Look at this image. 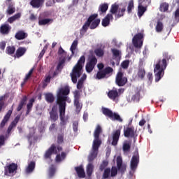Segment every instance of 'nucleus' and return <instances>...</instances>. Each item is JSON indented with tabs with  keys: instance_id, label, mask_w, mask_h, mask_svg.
Wrapping results in <instances>:
<instances>
[{
	"instance_id": "45",
	"label": "nucleus",
	"mask_w": 179,
	"mask_h": 179,
	"mask_svg": "<svg viewBox=\"0 0 179 179\" xmlns=\"http://www.w3.org/2000/svg\"><path fill=\"white\" fill-rule=\"evenodd\" d=\"M150 3V0H139L138 5H141V6H144L146 8Z\"/></svg>"
},
{
	"instance_id": "41",
	"label": "nucleus",
	"mask_w": 179,
	"mask_h": 179,
	"mask_svg": "<svg viewBox=\"0 0 179 179\" xmlns=\"http://www.w3.org/2000/svg\"><path fill=\"white\" fill-rule=\"evenodd\" d=\"M15 46H8L6 48V52L9 55H12V54L15 53Z\"/></svg>"
},
{
	"instance_id": "59",
	"label": "nucleus",
	"mask_w": 179,
	"mask_h": 179,
	"mask_svg": "<svg viewBox=\"0 0 179 179\" xmlns=\"http://www.w3.org/2000/svg\"><path fill=\"white\" fill-rule=\"evenodd\" d=\"M122 68H124V69H127L129 65V61L125 60L122 63Z\"/></svg>"
},
{
	"instance_id": "28",
	"label": "nucleus",
	"mask_w": 179,
	"mask_h": 179,
	"mask_svg": "<svg viewBox=\"0 0 179 179\" xmlns=\"http://www.w3.org/2000/svg\"><path fill=\"white\" fill-rule=\"evenodd\" d=\"M17 40H24L27 37V34L24 33L23 31H19L15 34V36Z\"/></svg>"
},
{
	"instance_id": "25",
	"label": "nucleus",
	"mask_w": 179,
	"mask_h": 179,
	"mask_svg": "<svg viewBox=\"0 0 179 179\" xmlns=\"http://www.w3.org/2000/svg\"><path fill=\"white\" fill-rule=\"evenodd\" d=\"M26 51H27V49H26V48H22V47L19 48L16 50L15 57L20 58V57H23L24 54H26Z\"/></svg>"
},
{
	"instance_id": "62",
	"label": "nucleus",
	"mask_w": 179,
	"mask_h": 179,
	"mask_svg": "<svg viewBox=\"0 0 179 179\" xmlns=\"http://www.w3.org/2000/svg\"><path fill=\"white\" fill-rule=\"evenodd\" d=\"M83 82L82 80H79L77 84V89L80 90L82 87H83Z\"/></svg>"
},
{
	"instance_id": "24",
	"label": "nucleus",
	"mask_w": 179,
	"mask_h": 179,
	"mask_svg": "<svg viewBox=\"0 0 179 179\" xmlns=\"http://www.w3.org/2000/svg\"><path fill=\"white\" fill-rule=\"evenodd\" d=\"M89 27H90V24H89V22L87 21L80 30V37H83V36L86 34V31H87Z\"/></svg>"
},
{
	"instance_id": "20",
	"label": "nucleus",
	"mask_w": 179,
	"mask_h": 179,
	"mask_svg": "<svg viewBox=\"0 0 179 179\" xmlns=\"http://www.w3.org/2000/svg\"><path fill=\"white\" fill-rule=\"evenodd\" d=\"M50 120L53 122H55V121L58 120L59 116L58 113H57V107L53 106L52 108V111L50 113Z\"/></svg>"
},
{
	"instance_id": "44",
	"label": "nucleus",
	"mask_w": 179,
	"mask_h": 179,
	"mask_svg": "<svg viewBox=\"0 0 179 179\" xmlns=\"http://www.w3.org/2000/svg\"><path fill=\"white\" fill-rule=\"evenodd\" d=\"M92 173H93V164L90 163L87 166V174L89 177H90V176H92Z\"/></svg>"
},
{
	"instance_id": "29",
	"label": "nucleus",
	"mask_w": 179,
	"mask_h": 179,
	"mask_svg": "<svg viewBox=\"0 0 179 179\" xmlns=\"http://www.w3.org/2000/svg\"><path fill=\"white\" fill-rule=\"evenodd\" d=\"M108 96L111 100H115V98L118 97V91L117 90H112L108 92Z\"/></svg>"
},
{
	"instance_id": "5",
	"label": "nucleus",
	"mask_w": 179,
	"mask_h": 179,
	"mask_svg": "<svg viewBox=\"0 0 179 179\" xmlns=\"http://www.w3.org/2000/svg\"><path fill=\"white\" fill-rule=\"evenodd\" d=\"M85 61H86V57H85V56H81L78 61V63L73 69V71L71 73L73 83H76V82H78V78H80V75H82V69L85 65Z\"/></svg>"
},
{
	"instance_id": "4",
	"label": "nucleus",
	"mask_w": 179,
	"mask_h": 179,
	"mask_svg": "<svg viewBox=\"0 0 179 179\" xmlns=\"http://www.w3.org/2000/svg\"><path fill=\"white\" fill-rule=\"evenodd\" d=\"M167 68V60H157L154 64V73L155 76V82H159L164 76V71Z\"/></svg>"
},
{
	"instance_id": "21",
	"label": "nucleus",
	"mask_w": 179,
	"mask_h": 179,
	"mask_svg": "<svg viewBox=\"0 0 179 179\" xmlns=\"http://www.w3.org/2000/svg\"><path fill=\"white\" fill-rule=\"evenodd\" d=\"M19 120H20V115H17L16 117L14 119V120L12 122V123L10 124V126L8 128L7 133L9 134L11 132L12 129L16 127L17 124V122H19Z\"/></svg>"
},
{
	"instance_id": "63",
	"label": "nucleus",
	"mask_w": 179,
	"mask_h": 179,
	"mask_svg": "<svg viewBox=\"0 0 179 179\" xmlns=\"http://www.w3.org/2000/svg\"><path fill=\"white\" fill-rule=\"evenodd\" d=\"M58 143H62L64 142V136L62 134H59L57 137Z\"/></svg>"
},
{
	"instance_id": "23",
	"label": "nucleus",
	"mask_w": 179,
	"mask_h": 179,
	"mask_svg": "<svg viewBox=\"0 0 179 179\" xmlns=\"http://www.w3.org/2000/svg\"><path fill=\"white\" fill-rule=\"evenodd\" d=\"M45 0H31L30 2V5L32 6V8H41L43 4L44 3Z\"/></svg>"
},
{
	"instance_id": "30",
	"label": "nucleus",
	"mask_w": 179,
	"mask_h": 179,
	"mask_svg": "<svg viewBox=\"0 0 179 179\" xmlns=\"http://www.w3.org/2000/svg\"><path fill=\"white\" fill-rule=\"evenodd\" d=\"M52 23V19L46 18V19H40L38 21L39 26H45V24H50Z\"/></svg>"
},
{
	"instance_id": "48",
	"label": "nucleus",
	"mask_w": 179,
	"mask_h": 179,
	"mask_svg": "<svg viewBox=\"0 0 179 179\" xmlns=\"http://www.w3.org/2000/svg\"><path fill=\"white\" fill-rule=\"evenodd\" d=\"M162 30H163V23L158 22L157 23V26H156V31L157 33H160V31H162Z\"/></svg>"
},
{
	"instance_id": "16",
	"label": "nucleus",
	"mask_w": 179,
	"mask_h": 179,
	"mask_svg": "<svg viewBox=\"0 0 179 179\" xmlns=\"http://www.w3.org/2000/svg\"><path fill=\"white\" fill-rule=\"evenodd\" d=\"M127 78L124 77L122 73L119 72L116 76V83L118 86H124L127 83Z\"/></svg>"
},
{
	"instance_id": "55",
	"label": "nucleus",
	"mask_w": 179,
	"mask_h": 179,
	"mask_svg": "<svg viewBox=\"0 0 179 179\" xmlns=\"http://www.w3.org/2000/svg\"><path fill=\"white\" fill-rule=\"evenodd\" d=\"M110 173H111V170L110 169H105L103 173V178H108Z\"/></svg>"
},
{
	"instance_id": "8",
	"label": "nucleus",
	"mask_w": 179,
	"mask_h": 179,
	"mask_svg": "<svg viewBox=\"0 0 179 179\" xmlns=\"http://www.w3.org/2000/svg\"><path fill=\"white\" fill-rule=\"evenodd\" d=\"M102 113L104 114V115H106V117H109L110 120L113 121H119V122H122V119L118 115L117 113H113V111L110 110L108 108H102Z\"/></svg>"
},
{
	"instance_id": "14",
	"label": "nucleus",
	"mask_w": 179,
	"mask_h": 179,
	"mask_svg": "<svg viewBox=\"0 0 179 179\" xmlns=\"http://www.w3.org/2000/svg\"><path fill=\"white\" fill-rule=\"evenodd\" d=\"M61 150H62V147H55V145H52V146L46 151L45 154V159H48L50 156H51L52 155H57V153H58V152H61Z\"/></svg>"
},
{
	"instance_id": "15",
	"label": "nucleus",
	"mask_w": 179,
	"mask_h": 179,
	"mask_svg": "<svg viewBox=\"0 0 179 179\" xmlns=\"http://www.w3.org/2000/svg\"><path fill=\"white\" fill-rule=\"evenodd\" d=\"M121 129H122V127H119L118 129L113 132V146H117V144L118 143V141L120 139V136L121 135Z\"/></svg>"
},
{
	"instance_id": "60",
	"label": "nucleus",
	"mask_w": 179,
	"mask_h": 179,
	"mask_svg": "<svg viewBox=\"0 0 179 179\" xmlns=\"http://www.w3.org/2000/svg\"><path fill=\"white\" fill-rule=\"evenodd\" d=\"M49 129L51 132H55V131H57V124L55 123H52Z\"/></svg>"
},
{
	"instance_id": "18",
	"label": "nucleus",
	"mask_w": 179,
	"mask_h": 179,
	"mask_svg": "<svg viewBox=\"0 0 179 179\" xmlns=\"http://www.w3.org/2000/svg\"><path fill=\"white\" fill-rule=\"evenodd\" d=\"M117 166L119 171H120L122 173H125L127 166H125V165H122V158H121L120 156L117 157Z\"/></svg>"
},
{
	"instance_id": "27",
	"label": "nucleus",
	"mask_w": 179,
	"mask_h": 179,
	"mask_svg": "<svg viewBox=\"0 0 179 179\" xmlns=\"http://www.w3.org/2000/svg\"><path fill=\"white\" fill-rule=\"evenodd\" d=\"M36 167V162H31L28 164L27 167L26 168V173L27 174H30L31 173H33L34 171V169Z\"/></svg>"
},
{
	"instance_id": "38",
	"label": "nucleus",
	"mask_w": 179,
	"mask_h": 179,
	"mask_svg": "<svg viewBox=\"0 0 179 179\" xmlns=\"http://www.w3.org/2000/svg\"><path fill=\"white\" fill-rule=\"evenodd\" d=\"M82 103H80L79 101H74V106L76 107V113H80V110H82L83 107Z\"/></svg>"
},
{
	"instance_id": "34",
	"label": "nucleus",
	"mask_w": 179,
	"mask_h": 179,
	"mask_svg": "<svg viewBox=\"0 0 179 179\" xmlns=\"http://www.w3.org/2000/svg\"><path fill=\"white\" fill-rule=\"evenodd\" d=\"M145 12H146V7H144L143 6L138 4V16L142 17Z\"/></svg>"
},
{
	"instance_id": "31",
	"label": "nucleus",
	"mask_w": 179,
	"mask_h": 179,
	"mask_svg": "<svg viewBox=\"0 0 179 179\" xmlns=\"http://www.w3.org/2000/svg\"><path fill=\"white\" fill-rule=\"evenodd\" d=\"M76 173L80 178H85V169L83 166H78L76 168Z\"/></svg>"
},
{
	"instance_id": "22",
	"label": "nucleus",
	"mask_w": 179,
	"mask_h": 179,
	"mask_svg": "<svg viewBox=\"0 0 179 179\" xmlns=\"http://www.w3.org/2000/svg\"><path fill=\"white\" fill-rule=\"evenodd\" d=\"M10 115H12V110H9L6 114V115L4 116L0 124L1 128H3L6 124L8 122V121H9V118H10Z\"/></svg>"
},
{
	"instance_id": "47",
	"label": "nucleus",
	"mask_w": 179,
	"mask_h": 179,
	"mask_svg": "<svg viewBox=\"0 0 179 179\" xmlns=\"http://www.w3.org/2000/svg\"><path fill=\"white\" fill-rule=\"evenodd\" d=\"M57 169L54 165H51L49 169V177H52L55 174Z\"/></svg>"
},
{
	"instance_id": "54",
	"label": "nucleus",
	"mask_w": 179,
	"mask_h": 179,
	"mask_svg": "<svg viewBox=\"0 0 179 179\" xmlns=\"http://www.w3.org/2000/svg\"><path fill=\"white\" fill-rule=\"evenodd\" d=\"M95 54L97 57H103L104 55V52L101 49L95 50Z\"/></svg>"
},
{
	"instance_id": "61",
	"label": "nucleus",
	"mask_w": 179,
	"mask_h": 179,
	"mask_svg": "<svg viewBox=\"0 0 179 179\" xmlns=\"http://www.w3.org/2000/svg\"><path fill=\"white\" fill-rule=\"evenodd\" d=\"M50 80H51V77L50 76H47L45 79V82L43 83V87H45L48 83H50Z\"/></svg>"
},
{
	"instance_id": "6",
	"label": "nucleus",
	"mask_w": 179,
	"mask_h": 179,
	"mask_svg": "<svg viewBox=\"0 0 179 179\" xmlns=\"http://www.w3.org/2000/svg\"><path fill=\"white\" fill-rule=\"evenodd\" d=\"M71 61L72 59V56H68V53L62 49V48H59L58 50V60L59 64L57 66V71H59V69H62V65H64L65 61Z\"/></svg>"
},
{
	"instance_id": "10",
	"label": "nucleus",
	"mask_w": 179,
	"mask_h": 179,
	"mask_svg": "<svg viewBox=\"0 0 179 179\" xmlns=\"http://www.w3.org/2000/svg\"><path fill=\"white\" fill-rule=\"evenodd\" d=\"M87 22L90 24V29H94L100 24V19L97 18V14L92 15L89 17Z\"/></svg>"
},
{
	"instance_id": "49",
	"label": "nucleus",
	"mask_w": 179,
	"mask_h": 179,
	"mask_svg": "<svg viewBox=\"0 0 179 179\" xmlns=\"http://www.w3.org/2000/svg\"><path fill=\"white\" fill-rule=\"evenodd\" d=\"M74 94V101H79V99H80V92L79 91L76 90L73 92Z\"/></svg>"
},
{
	"instance_id": "9",
	"label": "nucleus",
	"mask_w": 179,
	"mask_h": 179,
	"mask_svg": "<svg viewBox=\"0 0 179 179\" xmlns=\"http://www.w3.org/2000/svg\"><path fill=\"white\" fill-rule=\"evenodd\" d=\"M110 73H113V69L111 67H107L103 71H99L96 75L94 76L95 79H104V78H108Z\"/></svg>"
},
{
	"instance_id": "19",
	"label": "nucleus",
	"mask_w": 179,
	"mask_h": 179,
	"mask_svg": "<svg viewBox=\"0 0 179 179\" xmlns=\"http://www.w3.org/2000/svg\"><path fill=\"white\" fill-rule=\"evenodd\" d=\"M10 29H12V27L9 24H3L0 27V33L1 34H8L9 31H10Z\"/></svg>"
},
{
	"instance_id": "37",
	"label": "nucleus",
	"mask_w": 179,
	"mask_h": 179,
	"mask_svg": "<svg viewBox=\"0 0 179 179\" xmlns=\"http://www.w3.org/2000/svg\"><path fill=\"white\" fill-rule=\"evenodd\" d=\"M34 71V69H31L29 73L27 74H26L25 78H24V81L23 83H22V86H23L24 85V83H26V82H27V80H29L33 73V71Z\"/></svg>"
},
{
	"instance_id": "17",
	"label": "nucleus",
	"mask_w": 179,
	"mask_h": 179,
	"mask_svg": "<svg viewBox=\"0 0 179 179\" xmlns=\"http://www.w3.org/2000/svg\"><path fill=\"white\" fill-rule=\"evenodd\" d=\"M124 135L126 138H134L135 137V129H134V127L124 128Z\"/></svg>"
},
{
	"instance_id": "12",
	"label": "nucleus",
	"mask_w": 179,
	"mask_h": 179,
	"mask_svg": "<svg viewBox=\"0 0 179 179\" xmlns=\"http://www.w3.org/2000/svg\"><path fill=\"white\" fill-rule=\"evenodd\" d=\"M134 46L136 48H141L143 45V35L141 33L137 34L132 39Z\"/></svg>"
},
{
	"instance_id": "39",
	"label": "nucleus",
	"mask_w": 179,
	"mask_h": 179,
	"mask_svg": "<svg viewBox=\"0 0 179 179\" xmlns=\"http://www.w3.org/2000/svg\"><path fill=\"white\" fill-rule=\"evenodd\" d=\"M129 149H131V142L126 141L123 143V150L124 152H129Z\"/></svg>"
},
{
	"instance_id": "3",
	"label": "nucleus",
	"mask_w": 179,
	"mask_h": 179,
	"mask_svg": "<svg viewBox=\"0 0 179 179\" xmlns=\"http://www.w3.org/2000/svg\"><path fill=\"white\" fill-rule=\"evenodd\" d=\"M101 133V127L97 125L94 132V141L92 143V149L88 156L89 162H93L99 153V148L101 145V140L99 138L100 134Z\"/></svg>"
},
{
	"instance_id": "46",
	"label": "nucleus",
	"mask_w": 179,
	"mask_h": 179,
	"mask_svg": "<svg viewBox=\"0 0 179 179\" xmlns=\"http://www.w3.org/2000/svg\"><path fill=\"white\" fill-rule=\"evenodd\" d=\"M26 100H27V97H24L21 100V101H20V104H19V106L17 108V111H20V110H22V108H23V106L24 105V103H26Z\"/></svg>"
},
{
	"instance_id": "7",
	"label": "nucleus",
	"mask_w": 179,
	"mask_h": 179,
	"mask_svg": "<svg viewBox=\"0 0 179 179\" xmlns=\"http://www.w3.org/2000/svg\"><path fill=\"white\" fill-rule=\"evenodd\" d=\"M138 164H139V152L138 150H136L130 162L131 176H134V173L136 171Z\"/></svg>"
},
{
	"instance_id": "51",
	"label": "nucleus",
	"mask_w": 179,
	"mask_h": 179,
	"mask_svg": "<svg viewBox=\"0 0 179 179\" xmlns=\"http://www.w3.org/2000/svg\"><path fill=\"white\" fill-rule=\"evenodd\" d=\"M137 75H138L139 79H143V78L145 77V70L143 69H140L138 70Z\"/></svg>"
},
{
	"instance_id": "56",
	"label": "nucleus",
	"mask_w": 179,
	"mask_h": 179,
	"mask_svg": "<svg viewBox=\"0 0 179 179\" xmlns=\"http://www.w3.org/2000/svg\"><path fill=\"white\" fill-rule=\"evenodd\" d=\"M30 132L31 134H29V136H28V141L29 142H30V143H31V141L33 138V134H34V128L30 129Z\"/></svg>"
},
{
	"instance_id": "13",
	"label": "nucleus",
	"mask_w": 179,
	"mask_h": 179,
	"mask_svg": "<svg viewBox=\"0 0 179 179\" xmlns=\"http://www.w3.org/2000/svg\"><path fill=\"white\" fill-rule=\"evenodd\" d=\"M16 170H17V164H10L5 167V176H15L16 174Z\"/></svg>"
},
{
	"instance_id": "64",
	"label": "nucleus",
	"mask_w": 179,
	"mask_h": 179,
	"mask_svg": "<svg viewBox=\"0 0 179 179\" xmlns=\"http://www.w3.org/2000/svg\"><path fill=\"white\" fill-rule=\"evenodd\" d=\"M175 17L176 20H179V8L176 10L175 13Z\"/></svg>"
},
{
	"instance_id": "42",
	"label": "nucleus",
	"mask_w": 179,
	"mask_h": 179,
	"mask_svg": "<svg viewBox=\"0 0 179 179\" xmlns=\"http://www.w3.org/2000/svg\"><path fill=\"white\" fill-rule=\"evenodd\" d=\"M15 12H16V8H15L13 5L9 4L8 8L7 9V13L8 15H13V13H15Z\"/></svg>"
},
{
	"instance_id": "11",
	"label": "nucleus",
	"mask_w": 179,
	"mask_h": 179,
	"mask_svg": "<svg viewBox=\"0 0 179 179\" xmlns=\"http://www.w3.org/2000/svg\"><path fill=\"white\" fill-rule=\"evenodd\" d=\"M96 64H97V59L96 57L91 56L89 57L88 62L86 64L85 69L88 73H90L93 69H94V66H96Z\"/></svg>"
},
{
	"instance_id": "43",
	"label": "nucleus",
	"mask_w": 179,
	"mask_h": 179,
	"mask_svg": "<svg viewBox=\"0 0 179 179\" xmlns=\"http://www.w3.org/2000/svg\"><path fill=\"white\" fill-rule=\"evenodd\" d=\"M45 100L48 101V103H52L54 101V95L51 93H48L45 94Z\"/></svg>"
},
{
	"instance_id": "36",
	"label": "nucleus",
	"mask_w": 179,
	"mask_h": 179,
	"mask_svg": "<svg viewBox=\"0 0 179 179\" xmlns=\"http://www.w3.org/2000/svg\"><path fill=\"white\" fill-rule=\"evenodd\" d=\"M108 9V4L103 3L99 6L100 15H103V13H106L107 10Z\"/></svg>"
},
{
	"instance_id": "52",
	"label": "nucleus",
	"mask_w": 179,
	"mask_h": 179,
	"mask_svg": "<svg viewBox=\"0 0 179 179\" xmlns=\"http://www.w3.org/2000/svg\"><path fill=\"white\" fill-rule=\"evenodd\" d=\"M132 9H134V0H131L129 2L128 7H127V12L131 13Z\"/></svg>"
},
{
	"instance_id": "50",
	"label": "nucleus",
	"mask_w": 179,
	"mask_h": 179,
	"mask_svg": "<svg viewBox=\"0 0 179 179\" xmlns=\"http://www.w3.org/2000/svg\"><path fill=\"white\" fill-rule=\"evenodd\" d=\"M34 103V99H31L29 100V103L27 104V114H29V112L30 111V110L33 107V103Z\"/></svg>"
},
{
	"instance_id": "53",
	"label": "nucleus",
	"mask_w": 179,
	"mask_h": 179,
	"mask_svg": "<svg viewBox=\"0 0 179 179\" xmlns=\"http://www.w3.org/2000/svg\"><path fill=\"white\" fill-rule=\"evenodd\" d=\"M48 48V44H46L43 49L42 50V51L41 52V53L39 54L38 58H41L42 57L44 56V54H45V51Z\"/></svg>"
},
{
	"instance_id": "57",
	"label": "nucleus",
	"mask_w": 179,
	"mask_h": 179,
	"mask_svg": "<svg viewBox=\"0 0 179 179\" xmlns=\"http://www.w3.org/2000/svg\"><path fill=\"white\" fill-rule=\"evenodd\" d=\"M117 167L115 166L112 167L111 173H110L111 177H115V176H117Z\"/></svg>"
},
{
	"instance_id": "35",
	"label": "nucleus",
	"mask_w": 179,
	"mask_h": 179,
	"mask_svg": "<svg viewBox=\"0 0 179 179\" xmlns=\"http://www.w3.org/2000/svg\"><path fill=\"white\" fill-rule=\"evenodd\" d=\"M66 157V154L65 152H62L61 155H57L56 156L57 163H59V162H62V160H65Z\"/></svg>"
},
{
	"instance_id": "26",
	"label": "nucleus",
	"mask_w": 179,
	"mask_h": 179,
	"mask_svg": "<svg viewBox=\"0 0 179 179\" xmlns=\"http://www.w3.org/2000/svg\"><path fill=\"white\" fill-rule=\"evenodd\" d=\"M20 17H22V13H18L14 15L13 16L8 17L7 20V22L8 23H10V24H12V23H13V22H16V20H19V19H20Z\"/></svg>"
},
{
	"instance_id": "32",
	"label": "nucleus",
	"mask_w": 179,
	"mask_h": 179,
	"mask_svg": "<svg viewBox=\"0 0 179 179\" xmlns=\"http://www.w3.org/2000/svg\"><path fill=\"white\" fill-rule=\"evenodd\" d=\"M112 52L116 61H120V59H121V52L120 50L117 49H112Z\"/></svg>"
},
{
	"instance_id": "1",
	"label": "nucleus",
	"mask_w": 179,
	"mask_h": 179,
	"mask_svg": "<svg viewBox=\"0 0 179 179\" xmlns=\"http://www.w3.org/2000/svg\"><path fill=\"white\" fill-rule=\"evenodd\" d=\"M69 94V87H63L59 88L57 92V104L59 109L60 125H66L68 122V117H65V110L66 107V102L71 103V100L68 97Z\"/></svg>"
},
{
	"instance_id": "40",
	"label": "nucleus",
	"mask_w": 179,
	"mask_h": 179,
	"mask_svg": "<svg viewBox=\"0 0 179 179\" xmlns=\"http://www.w3.org/2000/svg\"><path fill=\"white\" fill-rule=\"evenodd\" d=\"M159 10L161 12H167V10H169V3H161Z\"/></svg>"
},
{
	"instance_id": "2",
	"label": "nucleus",
	"mask_w": 179,
	"mask_h": 179,
	"mask_svg": "<svg viewBox=\"0 0 179 179\" xmlns=\"http://www.w3.org/2000/svg\"><path fill=\"white\" fill-rule=\"evenodd\" d=\"M127 10V3H115L112 4L110 12L111 14H108L106 17L102 20V26L107 27L110 24V22L113 20V15H115V19L122 17Z\"/></svg>"
},
{
	"instance_id": "33",
	"label": "nucleus",
	"mask_w": 179,
	"mask_h": 179,
	"mask_svg": "<svg viewBox=\"0 0 179 179\" xmlns=\"http://www.w3.org/2000/svg\"><path fill=\"white\" fill-rule=\"evenodd\" d=\"M76 48H78V40L76 39L73 41L70 48L72 55H75V51H76Z\"/></svg>"
},
{
	"instance_id": "58",
	"label": "nucleus",
	"mask_w": 179,
	"mask_h": 179,
	"mask_svg": "<svg viewBox=\"0 0 179 179\" xmlns=\"http://www.w3.org/2000/svg\"><path fill=\"white\" fill-rule=\"evenodd\" d=\"M78 125H79V123L78 122V121H75L73 122V129L74 132H78Z\"/></svg>"
}]
</instances>
